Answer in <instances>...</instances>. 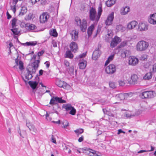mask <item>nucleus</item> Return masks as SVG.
<instances>
[{
    "instance_id": "f257e3e1",
    "label": "nucleus",
    "mask_w": 156,
    "mask_h": 156,
    "mask_svg": "<svg viewBox=\"0 0 156 156\" xmlns=\"http://www.w3.org/2000/svg\"><path fill=\"white\" fill-rule=\"evenodd\" d=\"M102 11L101 4H100L98 7L97 14L95 9L93 8H90L89 12L90 20L91 21H94L95 22L97 23L101 16Z\"/></svg>"
},
{
    "instance_id": "f03ea898",
    "label": "nucleus",
    "mask_w": 156,
    "mask_h": 156,
    "mask_svg": "<svg viewBox=\"0 0 156 156\" xmlns=\"http://www.w3.org/2000/svg\"><path fill=\"white\" fill-rule=\"evenodd\" d=\"M149 46V43L144 41H139L136 46V49L137 51H143L146 50Z\"/></svg>"
},
{
    "instance_id": "7ed1b4c3",
    "label": "nucleus",
    "mask_w": 156,
    "mask_h": 156,
    "mask_svg": "<svg viewBox=\"0 0 156 156\" xmlns=\"http://www.w3.org/2000/svg\"><path fill=\"white\" fill-rule=\"evenodd\" d=\"M75 21L77 25L80 26L81 31L83 32L85 31L87 26L86 20L83 19L81 22L80 19L76 17L75 18Z\"/></svg>"
},
{
    "instance_id": "20e7f679",
    "label": "nucleus",
    "mask_w": 156,
    "mask_h": 156,
    "mask_svg": "<svg viewBox=\"0 0 156 156\" xmlns=\"http://www.w3.org/2000/svg\"><path fill=\"white\" fill-rule=\"evenodd\" d=\"M155 95L156 93L154 91L150 90L143 92L141 94L140 96L143 99H150L154 98Z\"/></svg>"
},
{
    "instance_id": "39448f33",
    "label": "nucleus",
    "mask_w": 156,
    "mask_h": 156,
    "mask_svg": "<svg viewBox=\"0 0 156 156\" xmlns=\"http://www.w3.org/2000/svg\"><path fill=\"white\" fill-rule=\"evenodd\" d=\"M133 95V93L131 92L126 93H122L116 94L115 98L118 100H121L127 99L129 97H131Z\"/></svg>"
},
{
    "instance_id": "423d86ee",
    "label": "nucleus",
    "mask_w": 156,
    "mask_h": 156,
    "mask_svg": "<svg viewBox=\"0 0 156 156\" xmlns=\"http://www.w3.org/2000/svg\"><path fill=\"white\" fill-rule=\"evenodd\" d=\"M148 25L147 23L144 21L140 22L138 25L137 30L139 31H146L148 29Z\"/></svg>"
},
{
    "instance_id": "0eeeda50",
    "label": "nucleus",
    "mask_w": 156,
    "mask_h": 156,
    "mask_svg": "<svg viewBox=\"0 0 156 156\" xmlns=\"http://www.w3.org/2000/svg\"><path fill=\"white\" fill-rule=\"evenodd\" d=\"M116 67L115 65L111 64L106 67L105 71L108 74H112L116 72Z\"/></svg>"
},
{
    "instance_id": "6e6552de",
    "label": "nucleus",
    "mask_w": 156,
    "mask_h": 156,
    "mask_svg": "<svg viewBox=\"0 0 156 156\" xmlns=\"http://www.w3.org/2000/svg\"><path fill=\"white\" fill-rule=\"evenodd\" d=\"M55 83L58 87H62L65 89H67L70 87V86L69 84L64 81H61L58 79H56Z\"/></svg>"
},
{
    "instance_id": "1a4fd4ad",
    "label": "nucleus",
    "mask_w": 156,
    "mask_h": 156,
    "mask_svg": "<svg viewBox=\"0 0 156 156\" xmlns=\"http://www.w3.org/2000/svg\"><path fill=\"white\" fill-rule=\"evenodd\" d=\"M139 62V59L135 56H130L128 59V64L132 66H135L137 65Z\"/></svg>"
},
{
    "instance_id": "9d476101",
    "label": "nucleus",
    "mask_w": 156,
    "mask_h": 156,
    "mask_svg": "<svg viewBox=\"0 0 156 156\" xmlns=\"http://www.w3.org/2000/svg\"><path fill=\"white\" fill-rule=\"evenodd\" d=\"M122 39L120 37H118L117 36H115L112 39V40L110 43V46L112 48L115 47L121 42Z\"/></svg>"
},
{
    "instance_id": "9b49d317",
    "label": "nucleus",
    "mask_w": 156,
    "mask_h": 156,
    "mask_svg": "<svg viewBox=\"0 0 156 156\" xmlns=\"http://www.w3.org/2000/svg\"><path fill=\"white\" fill-rule=\"evenodd\" d=\"M49 18V15L46 12H44L40 16V20L41 23H44L47 21Z\"/></svg>"
},
{
    "instance_id": "f8f14e48",
    "label": "nucleus",
    "mask_w": 156,
    "mask_h": 156,
    "mask_svg": "<svg viewBox=\"0 0 156 156\" xmlns=\"http://www.w3.org/2000/svg\"><path fill=\"white\" fill-rule=\"evenodd\" d=\"M114 18V12H112L108 15L105 21V24L107 25H110L113 21Z\"/></svg>"
},
{
    "instance_id": "ddd939ff",
    "label": "nucleus",
    "mask_w": 156,
    "mask_h": 156,
    "mask_svg": "<svg viewBox=\"0 0 156 156\" xmlns=\"http://www.w3.org/2000/svg\"><path fill=\"white\" fill-rule=\"evenodd\" d=\"M148 22L153 25L156 24V13L150 15L148 18Z\"/></svg>"
},
{
    "instance_id": "4468645a",
    "label": "nucleus",
    "mask_w": 156,
    "mask_h": 156,
    "mask_svg": "<svg viewBox=\"0 0 156 156\" xmlns=\"http://www.w3.org/2000/svg\"><path fill=\"white\" fill-rule=\"evenodd\" d=\"M25 28L28 30L35 32L37 28L36 27L34 24L30 23H27L25 25Z\"/></svg>"
},
{
    "instance_id": "2eb2a0df",
    "label": "nucleus",
    "mask_w": 156,
    "mask_h": 156,
    "mask_svg": "<svg viewBox=\"0 0 156 156\" xmlns=\"http://www.w3.org/2000/svg\"><path fill=\"white\" fill-rule=\"evenodd\" d=\"M19 23V20L16 18H13L10 22L11 27H18V25Z\"/></svg>"
},
{
    "instance_id": "dca6fc26",
    "label": "nucleus",
    "mask_w": 156,
    "mask_h": 156,
    "mask_svg": "<svg viewBox=\"0 0 156 156\" xmlns=\"http://www.w3.org/2000/svg\"><path fill=\"white\" fill-rule=\"evenodd\" d=\"M78 31L76 30H73L70 33L72 39L74 41L77 40L78 37Z\"/></svg>"
},
{
    "instance_id": "f3484780",
    "label": "nucleus",
    "mask_w": 156,
    "mask_h": 156,
    "mask_svg": "<svg viewBox=\"0 0 156 156\" xmlns=\"http://www.w3.org/2000/svg\"><path fill=\"white\" fill-rule=\"evenodd\" d=\"M101 52L99 49L95 50L92 55V59L94 60H96L100 57Z\"/></svg>"
},
{
    "instance_id": "a211bd4d",
    "label": "nucleus",
    "mask_w": 156,
    "mask_h": 156,
    "mask_svg": "<svg viewBox=\"0 0 156 156\" xmlns=\"http://www.w3.org/2000/svg\"><path fill=\"white\" fill-rule=\"evenodd\" d=\"M138 24V23L136 21H132L129 23L127 24V28L129 30L134 29Z\"/></svg>"
},
{
    "instance_id": "6ab92c4d",
    "label": "nucleus",
    "mask_w": 156,
    "mask_h": 156,
    "mask_svg": "<svg viewBox=\"0 0 156 156\" xmlns=\"http://www.w3.org/2000/svg\"><path fill=\"white\" fill-rule=\"evenodd\" d=\"M87 65V62L86 60L82 59L80 60L78 65L80 69H84L86 67Z\"/></svg>"
},
{
    "instance_id": "aec40b11",
    "label": "nucleus",
    "mask_w": 156,
    "mask_h": 156,
    "mask_svg": "<svg viewBox=\"0 0 156 156\" xmlns=\"http://www.w3.org/2000/svg\"><path fill=\"white\" fill-rule=\"evenodd\" d=\"M39 62L40 61L39 60H35L34 62L33 63L32 66L33 67V69L32 70V73H35L36 70L37 69L38 67Z\"/></svg>"
},
{
    "instance_id": "412c9836",
    "label": "nucleus",
    "mask_w": 156,
    "mask_h": 156,
    "mask_svg": "<svg viewBox=\"0 0 156 156\" xmlns=\"http://www.w3.org/2000/svg\"><path fill=\"white\" fill-rule=\"evenodd\" d=\"M70 48L71 50L74 52H76L78 49L77 44L73 42H71L70 44Z\"/></svg>"
},
{
    "instance_id": "4be33fe9",
    "label": "nucleus",
    "mask_w": 156,
    "mask_h": 156,
    "mask_svg": "<svg viewBox=\"0 0 156 156\" xmlns=\"http://www.w3.org/2000/svg\"><path fill=\"white\" fill-rule=\"evenodd\" d=\"M103 110L104 113L107 114L109 116L116 118H117L118 117L117 113L116 112H114V113H111L106 109H103Z\"/></svg>"
},
{
    "instance_id": "5701e85b",
    "label": "nucleus",
    "mask_w": 156,
    "mask_h": 156,
    "mask_svg": "<svg viewBox=\"0 0 156 156\" xmlns=\"http://www.w3.org/2000/svg\"><path fill=\"white\" fill-rule=\"evenodd\" d=\"M131 79L132 81H130V83L135 84L136 83L138 77L137 75L135 74H132L131 76Z\"/></svg>"
},
{
    "instance_id": "b1692460",
    "label": "nucleus",
    "mask_w": 156,
    "mask_h": 156,
    "mask_svg": "<svg viewBox=\"0 0 156 156\" xmlns=\"http://www.w3.org/2000/svg\"><path fill=\"white\" fill-rule=\"evenodd\" d=\"M129 11V7L128 6H126L122 8L120 13L122 15H125L127 14Z\"/></svg>"
},
{
    "instance_id": "393cba45",
    "label": "nucleus",
    "mask_w": 156,
    "mask_h": 156,
    "mask_svg": "<svg viewBox=\"0 0 156 156\" xmlns=\"http://www.w3.org/2000/svg\"><path fill=\"white\" fill-rule=\"evenodd\" d=\"M94 29V25L92 24L88 28L87 33L89 37H90L92 34V32Z\"/></svg>"
},
{
    "instance_id": "a878e982",
    "label": "nucleus",
    "mask_w": 156,
    "mask_h": 156,
    "mask_svg": "<svg viewBox=\"0 0 156 156\" xmlns=\"http://www.w3.org/2000/svg\"><path fill=\"white\" fill-rule=\"evenodd\" d=\"M10 30L14 35H18L20 33V30L18 27H11Z\"/></svg>"
},
{
    "instance_id": "bb28decb",
    "label": "nucleus",
    "mask_w": 156,
    "mask_h": 156,
    "mask_svg": "<svg viewBox=\"0 0 156 156\" xmlns=\"http://www.w3.org/2000/svg\"><path fill=\"white\" fill-rule=\"evenodd\" d=\"M28 83L33 89L36 88L38 84V82L36 81H29Z\"/></svg>"
},
{
    "instance_id": "cd10ccee",
    "label": "nucleus",
    "mask_w": 156,
    "mask_h": 156,
    "mask_svg": "<svg viewBox=\"0 0 156 156\" xmlns=\"http://www.w3.org/2000/svg\"><path fill=\"white\" fill-rule=\"evenodd\" d=\"M73 107L69 104H63L62 108L65 109L66 111H69Z\"/></svg>"
},
{
    "instance_id": "c85d7f7f",
    "label": "nucleus",
    "mask_w": 156,
    "mask_h": 156,
    "mask_svg": "<svg viewBox=\"0 0 156 156\" xmlns=\"http://www.w3.org/2000/svg\"><path fill=\"white\" fill-rule=\"evenodd\" d=\"M152 73L150 72L148 73H146L143 77V79L145 80H149L151 79L152 77Z\"/></svg>"
},
{
    "instance_id": "c756f323",
    "label": "nucleus",
    "mask_w": 156,
    "mask_h": 156,
    "mask_svg": "<svg viewBox=\"0 0 156 156\" xmlns=\"http://www.w3.org/2000/svg\"><path fill=\"white\" fill-rule=\"evenodd\" d=\"M116 0H108L106 2V4L107 6L110 7L115 3Z\"/></svg>"
},
{
    "instance_id": "7c9ffc66",
    "label": "nucleus",
    "mask_w": 156,
    "mask_h": 156,
    "mask_svg": "<svg viewBox=\"0 0 156 156\" xmlns=\"http://www.w3.org/2000/svg\"><path fill=\"white\" fill-rule=\"evenodd\" d=\"M55 102L60 103H64L66 102V101L62 100V98H59L57 97H55Z\"/></svg>"
},
{
    "instance_id": "2f4dec72",
    "label": "nucleus",
    "mask_w": 156,
    "mask_h": 156,
    "mask_svg": "<svg viewBox=\"0 0 156 156\" xmlns=\"http://www.w3.org/2000/svg\"><path fill=\"white\" fill-rule=\"evenodd\" d=\"M27 11V7L25 6H22L19 15H20L23 16L26 13Z\"/></svg>"
},
{
    "instance_id": "473e14b6",
    "label": "nucleus",
    "mask_w": 156,
    "mask_h": 156,
    "mask_svg": "<svg viewBox=\"0 0 156 156\" xmlns=\"http://www.w3.org/2000/svg\"><path fill=\"white\" fill-rule=\"evenodd\" d=\"M37 44V42L36 41H31L29 42H27L23 44L24 45L27 46H34Z\"/></svg>"
},
{
    "instance_id": "72a5a7b5",
    "label": "nucleus",
    "mask_w": 156,
    "mask_h": 156,
    "mask_svg": "<svg viewBox=\"0 0 156 156\" xmlns=\"http://www.w3.org/2000/svg\"><path fill=\"white\" fill-rule=\"evenodd\" d=\"M50 34L51 35L54 37H56L58 35L56 30L55 29L51 30L50 31Z\"/></svg>"
},
{
    "instance_id": "f704fd0d",
    "label": "nucleus",
    "mask_w": 156,
    "mask_h": 156,
    "mask_svg": "<svg viewBox=\"0 0 156 156\" xmlns=\"http://www.w3.org/2000/svg\"><path fill=\"white\" fill-rule=\"evenodd\" d=\"M66 57L67 58H73V55L70 51H67L66 52Z\"/></svg>"
},
{
    "instance_id": "c9c22d12",
    "label": "nucleus",
    "mask_w": 156,
    "mask_h": 156,
    "mask_svg": "<svg viewBox=\"0 0 156 156\" xmlns=\"http://www.w3.org/2000/svg\"><path fill=\"white\" fill-rule=\"evenodd\" d=\"M124 116L126 117V118H129L132 117L134 116V113L126 112L125 113Z\"/></svg>"
},
{
    "instance_id": "e433bc0d",
    "label": "nucleus",
    "mask_w": 156,
    "mask_h": 156,
    "mask_svg": "<svg viewBox=\"0 0 156 156\" xmlns=\"http://www.w3.org/2000/svg\"><path fill=\"white\" fill-rule=\"evenodd\" d=\"M114 57V55H111L108 58V59L106 61L105 65H106L108 64L113 59Z\"/></svg>"
},
{
    "instance_id": "4c0bfd02",
    "label": "nucleus",
    "mask_w": 156,
    "mask_h": 156,
    "mask_svg": "<svg viewBox=\"0 0 156 156\" xmlns=\"http://www.w3.org/2000/svg\"><path fill=\"white\" fill-rule=\"evenodd\" d=\"M129 51L127 50H125L121 53V56L123 58H125L129 55Z\"/></svg>"
},
{
    "instance_id": "58836bf2",
    "label": "nucleus",
    "mask_w": 156,
    "mask_h": 156,
    "mask_svg": "<svg viewBox=\"0 0 156 156\" xmlns=\"http://www.w3.org/2000/svg\"><path fill=\"white\" fill-rule=\"evenodd\" d=\"M74 132L77 136H78L83 132V129H79L74 130Z\"/></svg>"
},
{
    "instance_id": "ea45409f",
    "label": "nucleus",
    "mask_w": 156,
    "mask_h": 156,
    "mask_svg": "<svg viewBox=\"0 0 156 156\" xmlns=\"http://www.w3.org/2000/svg\"><path fill=\"white\" fill-rule=\"evenodd\" d=\"M151 149L150 150H140L138 152V153H142L143 152L151 151H153L154 149V147H152V146H151Z\"/></svg>"
},
{
    "instance_id": "a19ab883",
    "label": "nucleus",
    "mask_w": 156,
    "mask_h": 156,
    "mask_svg": "<svg viewBox=\"0 0 156 156\" xmlns=\"http://www.w3.org/2000/svg\"><path fill=\"white\" fill-rule=\"evenodd\" d=\"M63 126L62 127L64 128H66L69 126V123L68 122L67 120H64L62 122Z\"/></svg>"
},
{
    "instance_id": "79ce46f5",
    "label": "nucleus",
    "mask_w": 156,
    "mask_h": 156,
    "mask_svg": "<svg viewBox=\"0 0 156 156\" xmlns=\"http://www.w3.org/2000/svg\"><path fill=\"white\" fill-rule=\"evenodd\" d=\"M32 77V75L31 74L30 72H29L27 73L25 76L26 78L28 80L31 79Z\"/></svg>"
},
{
    "instance_id": "37998d69",
    "label": "nucleus",
    "mask_w": 156,
    "mask_h": 156,
    "mask_svg": "<svg viewBox=\"0 0 156 156\" xmlns=\"http://www.w3.org/2000/svg\"><path fill=\"white\" fill-rule=\"evenodd\" d=\"M109 120L110 124L112 126H114L117 125V122L116 121H113L111 118H109Z\"/></svg>"
},
{
    "instance_id": "c03bdc74",
    "label": "nucleus",
    "mask_w": 156,
    "mask_h": 156,
    "mask_svg": "<svg viewBox=\"0 0 156 156\" xmlns=\"http://www.w3.org/2000/svg\"><path fill=\"white\" fill-rule=\"evenodd\" d=\"M150 71L152 73H154L156 72V63L153 65L152 68L150 69Z\"/></svg>"
},
{
    "instance_id": "a18cd8bd",
    "label": "nucleus",
    "mask_w": 156,
    "mask_h": 156,
    "mask_svg": "<svg viewBox=\"0 0 156 156\" xmlns=\"http://www.w3.org/2000/svg\"><path fill=\"white\" fill-rule=\"evenodd\" d=\"M124 27L121 25H119L116 26V29L118 31H123L124 30Z\"/></svg>"
},
{
    "instance_id": "49530a36",
    "label": "nucleus",
    "mask_w": 156,
    "mask_h": 156,
    "mask_svg": "<svg viewBox=\"0 0 156 156\" xmlns=\"http://www.w3.org/2000/svg\"><path fill=\"white\" fill-rule=\"evenodd\" d=\"M76 113V110L73 107L70 110L69 114L72 115H74Z\"/></svg>"
},
{
    "instance_id": "de8ad7c7",
    "label": "nucleus",
    "mask_w": 156,
    "mask_h": 156,
    "mask_svg": "<svg viewBox=\"0 0 156 156\" xmlns=\"http://www.w3.org/2000/svg\"><path fill=\"white\" fill-rule=\"evenodd\" d=\"M8 48H9V53L10 52V53H11V48H12L14 49H15L14 47V46L13 45V44H12L10 42L9 43V45L8 46Z\"/></svg>"
},
{
    "instance_id": "09e8293b",
    "label": "nucleus",
    "mask_w": 156,
    "mask_h": 156,
    "mask_svg": "<svg viewBox=\"0 0 156 156\" xmlns=\"http://www.w3.org/2000/svg\"><path fill=\"white\" fill-rule=\"evenodd\" d=\"M88 151L90 152V155L91 156H93L96 152L95 151L90 149H89Z\"/></svg>"
},
{
    "instance_id": "8fccbe9b",
    "label": "nucleus",
    "mask_w": 156,
    "mask_h": 156,
    "mask_svg": "<svg viewBox=\"0 0 156 156\" xmlns=\"http://www.w3.org/2000/svg\"><path fill=\"white\" fill-rule=\"evenodd\" d=\"M64 63L66 67V69H68L69 66V63L67 60H65L64 61Z\"/></svg>"
},
{
    "instance_id": "3c124183",
    "label": "nucleus",
    "mask_w": 156,
    "mask_h": 156,
    "mask_svg": "<svg viewBox=\"0 0 156 156\" xmlns=\"http://www.w3.org/2000/svg\"><path fill=\"white\" fill-rule=\"evenodd\" d=\"M109 85L110 87L112 88H114L115 87V83L113 82H109Z\"/></svg>"
},
{
    "instance_id": "603ef678",
    "label": "nucleus",
    "mask_w": 156,
    "mask_h": 156,
    "mask_svg": "<svg viewBox=\"0 0 156 156\" xmlns=\"http://www.w3.org/2000/svg\"><path fill=\"white\" fill-rule=\"evenodd\" d=\"M127 41H123L121 43L119 47L120 48H122V47H124L127 44Z\"/></svg>"
},
{
    "instance_id": "864d4df0",
    "label": "nucleus",
    "mask_w": 156,
    "mask_h": 156,
    "mask_svg": "<svg viewBox=\"0 0 156 156\" xmlns=\"http://www.w3.org/2000/svg\"><path fill=\"white\" fill-rule=\"evenodd\" d=\"M19 69L20 70L22 69H23V63L21 61H20L19 62Z\"/></svg>"
},
{
    "instance_id": "5fc2aeb1",
    "label": "nucleus",
    "mask_w": 156,
    "mask_h": 156,
    "mask_svg": "<svg viewBox=\"0 0 156 156\" xmlns=\"http://www.w3.org/2000/svg\"><path fill=\"white\" fill-rule=\"evenodd\" d=\"M143 111L142 110H138L136 111L135 113H134V116H137L141 114Z\"/></svg>"
},
{
    "instance_id": "6e6d98bb",
    "label": "nucleus",
    "mask_w": 156,
    "mask_h": 156,
    "mask_svg": "<svg viewBox=\"0 0 156 156\" xmlns=\"http://www.w3.org/2000/svg\"><path fill=\"white\" fill-rule=\"evenodd\" d=\"M26 126L29 128L30 131L31 130V126H33L29 122H28L27 121H26Z\"/></svg>"
},
{
    "instance_id": "4d7b16f0",
    "label": "nucleus",
    "mask_w": 156,
    "mask_h": 156,
    "mask_svg": "<svg viewBox=\"0 0 156 156\" xmlns=\"http://www.w3.org/2000/svg\"><path fill=\"white\" fill-rule=\"evenodd\" d=\"M119 83L120 86H123L125 85V82L123 80H120L119 81Z\"/></svg>"
},
{
    "instance_id": "13d9d810",
    "label": "nucleus",
    "mask_w": 156,
    "mask_h": 156,
    "mask_svg": "<svg viewBox=\"0 0 156 156\" xmlns=\"http://www.w3.org/2000/svg\"><path fill=\"white\" fill-rule=\"evenodd\" d=\"M11 10L15 14L16 11V5H13V6L11 5Z\"/></svg>"
},
{
    "instance_id": "bf43d9fd",
    "label": "nucleus",
    "mask_w": 156,
    "mask_h": 156,
    "mask_svg": "<svg viewBox=\"0 0 156 156\" xmlns=\"http://www.w3.org/2000/svg\"><path fill=\"white\" fill-rule=\"evenodd\" d=\"M46 119L48 121H50L51 120V118L49 116V115L47 113L46 115Z\"/></svg>"
},
{
    "instance_id": "052dcab7",
    "label": "nucleus",
    "mask_w": 156,
    "mask_h": 156,
    "mask_svg": "<svg viewBox=\"0 0 156 156\" xmlns=\"http://www.w3.org/2000/svg\"><path fill=\"white\" fill-rule=\"evenodd\" d=\"M52 44L53 45V46L54 47H57V42L56 41L54 40H52Z\"/></svg>"
},
{
    "instance_id": "680f3d73",
    "label": "nucleus",
    "mask_w": 156,
    "mask_h": 156,
    "mask_svg": "<svg viewBox=\"0 0 156 156\" xmlns=\"http://www.w3.org/2000/svg\"><path fill=\"white\" fill-rule=\"evenodd\" d=\"M55 97H53L52 98L50 101V104L51 105H52L55 103Z\"/></svg>"
},
{
    "instance_id": "e2e57ef3",
    "label": "nucleus",
    "mask_w": 156,
    "mask_h": 156,
    "mask_svg": "<svg viewBox=\"0 0 156 156\" xmlns=\"http://www.w3.org/2000/svg\"><path fill=\"white\" fill-rule=\"evenodd\" d=\"M51 141L53 143L56 144L57 143L56 142V139L54 137L53 135H52Z\"/></svg>"
},
{
    "instance_id": "0e129e2a",
    "label": "nucleus",
    "mask_w": 156,
    "mask_h": 156,
    "mask_svg": "<svg viewBox=\"0 0 156 156\" xmlns=\"http://www.w3.org/2000/svg\"><path fill=\"white\" fill-rule=\"evenodd\" d=\"M87 52H84L81 54H80L79 56V57L80 58H82L85 57L86 55Z\"/></svg>"
},
{
    "instance_id": "69168bd1",
    "label": "nucleus",
    "mask_w": 156,
    "mask_h": 156,
    "mask_svg": "<svg viewBox=\"0 0 156 156\" xmlns=\"http://www.w3.org/2000/svg\"><path fill=\"white\" fill-rule=\"evenodd\" d=\"M147 58V56L146 55H142L140 57V59L142 60H144L146 59Z\"/></svg>"
},
{
    "instance_id": "338daca9",
    "label": "nucleus",
    "mask_w": 156,
    "mask_h": 156,
    "mask_svg": "<svg viewBox=\"0 0 156 156\" xmlns=\"http://www.w3.org/2000/svg\"><path fill=\"white\" fill-rule=\"evenodd\" d=\"M30 128H31V129L30 131H34V132L36 133L37 130V129L35 128L34 126H31V127Z\"/></svg>"
},
{
    "instance_id": "774afa93",
    "label": "nucleus",
    "mask_w": 156,
    "mask_h": 156,
    "mask_svg": "<svg viewBox=\"0 0 156 156\" xmlns=\"http://www.w3.org/2000/svg\"><path fill=\"white\" fill-rule=\"evenodd\" d=\"M44 51L43 50H42L41 51L39 52L38 53V56L39 57H40L44 53Z\"/></svg>"
}]
</instances>
